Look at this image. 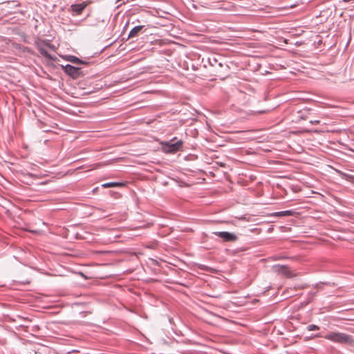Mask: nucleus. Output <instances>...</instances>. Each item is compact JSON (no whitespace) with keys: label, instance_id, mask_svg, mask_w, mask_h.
<instances>
[{"label":"nucleus","instance_id":"1","mask_svg":"<svg viewBox=\"0 0 354 354\" xmlns=\"http://www.w3.org/2000/svg\"><path fill=\"white\" fill-rule=\"evenodd\" d=\"M324 338L334 343L346 344L354 347V337L348 334L341 332H329Z\"/></svg>","mask_w":354,"mask_h":354},{"label":"nucleus","instance_id":"2","mask_svg":"<svg viewBox=\"0 0 354 354\" xmlns=\"http://www.w3.org/2000/svg\"><path fill=\"white\" fill-rule=\"evenodd\" d=\"M182 146V141H178L174 143L171 141L162 144V150L166 153H176L180 149Z\"/></svg>","mask_w":354,"mask_h":354},{"label":"nucleus","instance_id":"3","mask_svg":"<svg viewBox=\"0 0 354 354\" xmlns=\"http://www.w3.org/2000/svg\"><path fill=\"white\" fill-rule=\"evenodd\" d=\"M214 234L225 241H234L236 240L235 234L227 232H214Z\"/></svg>","mask_w":354,"mask_h":354},{"label":"nucleus","instance_id":"4","mask_svg":"<svg viewBox=\"0 0 354 354\" xmlns=\"http://www.w3.org/2000/svg\"><path fill=\"white\" fill-rule=\"evenodd\" d=\"M277 270L281 272L284 276L287 277H293L295 276V274H292L288 268L284 266L277 267Z\"/></svg>","mask_w":354,"mask_h":354},{"label":"nucleus","instance_id":"5","mask_svg":"<svg viewBox=\"0 0 354 354\" xmlns=\"http://www.w3.org/2000/svg\"><path fill=\"white\" fill-rule=\"evenodd\" d=\"M86 6V3H85L75 4V5H73L71 6V10L73 12H75L76 15H80L82 12V11L84 10Z\"/></svg>","mask_w":354,"mask_h":354},{"label":"nucleus","instance_id":"6","mask_svg":"<svg viewBox=\"0 0 354 354\" xmlns=\"http://www.w3.org/2000/svg\"><path fill=\"white\" fill-rule=\"evenodd\" d=\"M144 26H138L134 27L129 34V38L135 37L138 36L139 32L143 29Z\"/></svg>","mask_w":354,"mask_h":354},{"label":"nucleus","instance_id":"7","mask_svg":"<svg viewBox=\"0 0 354 354\" xmlns=\"http://www.w3.org/2000/svg\"><path fill=\"white\" fill-rule=\"evenodd\" d=\"M64 71L66 73H68L69 75H73L77 73L78 69H77V68H75L71 65L68 64L65 66Z\"/></svg>","mask_w":354,"mask_h":354},{"label":"nucleus","instance_id":"8","mask_svg":"<svg viewBox=\"0 0 354 354\" xmlns=\"http://www.w3.org/2000/svg\"><path fill=\"white\" fill-rule=\"evenodd\" d=\"M124 184L122 183H107L102 185L104 188L122 187Z\"/></svg>","mask_w":354,"mask_h":354},{"label":"nucleus","instance_id":"9","mask_svg":"<svg viewBox=\"0 0 354 354\" xmlns=\"http://www.w3.org/2000/svg\"><path fill=\"white\" fill-rule=\"evenodd\" d=\"M277 216H291L292 215V212L290 210L279 212L276 214Z\"/></svg>","mask_w":354,"mask_h":354},{"label":"nucleus","instance_id":"10","mask_svg":"<svg viewBox=\"0 0 354 354\" xmlns=\"http://www.w3.org/2000/svg\"><path fill=\"white\" fill-rule=\"evenodd\" d=\"M68 60L73 63H75V64L80 63V60L77 57H74V56H70V57Z\"/></svg>","mask_w":354,"mask_h":354},{"label":"nucleus","instance_id":"11","mask_svg":"<svg viewBox=\"0 0 354 354\" xmlns=\"http://www.w3.org/2000/svg\"><path fill=\"white\" fill-rule=\"evenodd\" d=\"M307 328L309 331H312V330H319V327L315 324H310V325L308 326Z\"/></svg>","mask_w":354,"mask_h":354},{"label":"nucleus","instance_id":"12","mask_svg":"<svg viewBox=\"0 0 354 354\" xmlns=\"http://www.w3.org/2000/svg\"><path fill=\"white\" fill-rule=\"evenodd\" d=\"M40 53L46 57H50L49 54L44 49H40Z\"/></svg>","mask_w":354,"mask_h":354},{"label":"nucleus","instance_id":"13","mask_svg":"<svg viewBox=\"0 0 354 354\" xmlns=\"http://www.w3.org/2000/svg\"><path fill=\"white\" fill-rule=\"evenodd\" d=\"M106 164H104V163H97V164H95L93 167V169H96V168H98L100 167H102V166H104V165H106Z\"/></svg>","mask_w":354,"mask_h":354},{"label":"nucleus","instance_id":"14","mask_svg":"<svg viewBox=\"0 0 354 354\" xmlns=\"http://www.w3.org/2000/svg\"><path fill=\"white\" fill-rule=\"evenodd\" d=\"M310 123H312V124H319V120L310 121Z\"/></svg>","mask_w":354,"mask_h":354}]
</instances>
